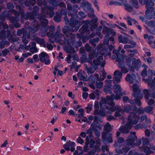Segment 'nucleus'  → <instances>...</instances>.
Masks as SVG:
<instances>
[{"label": "nucleus", "mask_w": 155, "mask_h": 155, "mask_svg": "<svg viewBox=\"0 0 155 155\" xmlns=\"http://www.w3.org/2000/svg\"><path fill=\"white\" fill-rule=\"evenodd\" d=\"M96 87L98 89L102 88L103 86V82L99 81H96L95 83Z\"/></svg>", "instance_id": "nucleus-40"}, {"label": "nucleus", "mask_w": 155, "mask_h": 155, "mask_svg": "<svg viewBox=\"0 0 155 155\" xmlns=\"http://www.w3.org/2000/svg\"><path fill=\"white\" fill-rule=\"evenodd\" d=\"M107 40H109V42L110 44H114V36L110 37L109 38V39Z\"/></svg>", "instance_id": "nucleus-60"}, {"label": "nucleus", "mask_w": 155, "mask_h": 155, "mask_svg": "<svg viewBox=\"0 0 155 155\" xmlns=\"http://www.w3.org/2000/svg\"><path fill=\"white\" fill-rule=\"evenodd\" d=\"M69 25L72 28H75L74 30L70 27L68 26H65L64 28L62 29L63 32L68 36V35H67V33H69L70 35H71V33L70 32H72L74 31H77L81 25L80 22H79L77 21L74 20V21L73 19L71 18L70 19Z\"/></svg>", "instance_id": "nucleus-3"}, {"label": "nucleus", "mask_w": 155, "mask_h": 155, "mask_svg": "<svg viewBox=\"0 0 155 155\" xmlns=\"http://www.w3.org/2000/svg\"><path fill=\"white\" fill-rule=\"evenodd\" d=\"M146 24L148 26L150 27L153 28L155 26L154 22L152 21H146Z\"/></svg>", "instance_id": "nucleus-56"}, {"label": "nucleus", "mask_w": 155, "mask_h": 155, "mask_svg": "<svg viewBox=\"0 0 155 155\" xmlns=\"http://www.w3.org/2000/svg\"><path fill=\"white\" fill-rule=\"evenodd\" d=\"M146 7L147 9L145 12L146 15L145 17L147 19L150 20L152 18V17L149 16V14L150 13H151V12L153 11L154 8L151 6L148 7V5L146 6Z\"/></svg>", "instance_id": "nucleus-16"}, {"label": "nucleus", "mask_w": 155, "mask_h": 155, "mask_svg": "<svg viewBox=\"0 0 155 155\" xmlns=\"http://www.w3.org/2000/svg\"><path fill=\"white\" fill-rule=\"evenodd\" d=\"M139 119V117L136 115L135 112H132L130 113L127 117V123L129 125V127H130V126H132V125L137 124Z\"/></svg>", "instance_id": "nucleus-4"}, {"label": "nucleus", "mask_w": 155, "mask_h": 155, "mask_svg": "<svg viewBox=\"0 0 155 155\" xmlns=\"http://www.w3.org/2000/svg\"><path fill=\"white\" fill-rule=\"evenodd\" d=\"M88 27L87 25H83L82 27L79 30L81 34L85 33L87 31Z\"/></svg>", "instance_id": "nucleus-34"}, {"label": "nucleus", "mask_w": 155, "mask_h": 155, "mask_svg": "<svg viewBox=\"0 0 155 155\" xmlns=\"http://www.w3.org/2000/svg\"><path fill=\"white\" fill-rule=\"evenodd\" d=\"M135 75L132 73L131 74H128L125 78V80L126 81H128L130 84H133L134 81L136 82L137 81L136 79Z\"/></svg>", "instance_id": "nucleus-11"}, {"label": "nucleus", "mask_w": 155, "mask_h": 155, "mask_svg": "<svg viewBox=\"0 0 155 155\" xmlns=\"http://www.w3.org/2000/svg\"><path fill=\"white\" fill-rule=\"evenodd\" d=\"M85 48L86 51L87 52H91L92 50V48L88 44H86L85 45Z\"/></svg>", "instance_id": "nucleus-53"}, {"label": "nucleus", "mask_w": 155, "mask_h": 155, "mask_svg": "<svg viewBox=\"0 0 155 155\" xmlns=\"http://www.w3.org/2000/svg\"><path fill=\"white\" fill-rule=\"evenodd\" d=\"M124 56L123 55L120 54L119 56L117 57L116 61L118 62L119 65L120 64H124Z\"/></svg>", "instance_id": "nucleus-21"}, {"label": "nucleus", "mask_w": 155, "mask_h": 155, "mask_svg": "<svg viewBox=\"0 0 155 155\" xmlns=\"http://www.w3.org/2000/svg\"><path fill=\"white\" fill-rule=\"evenodd\" d=\"M131 44L130 45H125L124 47V49H128V48H133L136 45V43L135 42H133L131 41V43H130Z\"/></svg>", "instance_id": "nucleus-33"}, {"label": "nucleus", "mask_w": 155, "mask_h": 155, "mask_svg": "<svg viewBox=\"0 0 155 155\" xmlns=\"http://www.w3.org/2000/svg\"><path fill=\"white\" fill-rule=\"evenodd\" d=\"M145 112V108L144 109L143 107H140L137 110V112L140 114H143Z\"/></svg>", "instance_id": "nucleus-55"}, {"label": "nucleus", "mask_w": 155, "mask_h": 155, "mask_svg": "<svg viewBox=\"0 0 155 155\" xmlns=\"http://www.w3.org/2000/svg\"><path fill=\"white\" fill-rule=\"evenodd\" d=\"M103 59V56H100L97 59L94 60L93 63L94 65L98 66L101 63Z\"/></svg>", "instance_id": "nucleus-31"}, {"label": "nucleus", "mask_w": 155, "mask_h": 155, "mask_svg": "<svg viewBox=\"0 0 155 155\" xmlns=\"http://www.w3.org/2000/svg\"><path fill=\"white\" fill-rule=\"evenodd\" d=\"M66 143H67V144H68L69 147H75V143H74V142H72L70 141H67L66 142Z\"/></svg>", "instance_id": "nucleus-62"}, {"label": "nucleus", "mask_w": 155, "mask_h": 155, "mask_svg": "<svg viewBox=\"0 0 155 155\" xmlns=\"http://www.w3.org/2000/svg\"><path fill=\"white\" fill-rule=\"evenodd\" d=\"M88 62L90 63L91 65H93V63L92 61V60L94 58L97 57V55L95 54V52L93 51L90 52L88 55Z\"/></svg>", "instance_id": "nucleus-22"}, {"label": "nucleus", "mask_w": 155, "mask_h": 155, "mask_svg": "<svg viewBox=\"0 0 155 155\" xmlns=\"http://www.w3.org/2000/svg\"><path fill=\"white\" fill-rule=\"evenodd\" d=\"M147 83L148 85L150 87L151 89L153 91H155V77L152 81H149L147 80Z\"/></svg>", "instance_id": "nucleus-29"}, {"label": "nucleus", "mask_w": 155, "mask_h": 155, "mask_svg": "<svg viewBox=\"0 0 155 155\" xmlns=\"http://www.w3.org/2000/svg\"><path fill=\"white\" fill-rule=\"evenodd\" d=\"M81 6L83 8H85L86 7H87L88 8H90V6L89 5V3L85 1H82L81 3Z\"/></svg>", "instance_id": "nucleus-42"}, {"label": "nucleus", "mask_w": 155, "mask_h": 155, "mask_svg": "<svg viewBox=\"0 0 155 155\" xmlns=\"http://www.w3.org/2000/svg\"><path fill=\"white\" fill-rule=\"evenodd\" d=\"M139 150L141 151H143L147 155H149L150 153H153V152L150 150V148L146 146H144L143 147H140L139 148Z\"/></svg>", "instance_id": "nucleus-24"}, {"label": "nucleus", "mask_w": 155, "mask_h": 155, "mask_svg": "<svg viewBox=\"0 0 155 155\" xmlns=\"http://www.w3.org/2000/svg\"><path fill=\"white\" fill-rule=\"evenodd\" d=\"M93 130L97 138H98L100 136V132L97 129L94 128H93Z\"/></svg>", "instance_id": "nucleus-64"}, {"label": "nucleus", "mask_w": 155, "mask_h": 155, "mask_svg": "<svg viewBox=\"0 0 155 155\" xmlns=\"http://www.w3.org/2000/svg\"><path fill=\"white\" fill-rule=\"evenodd\" d=\"M110 98L108 96L106 98H102L100 103L101 108L103 110H107L106 112L109 114L115 111L116 108L115 103L113 101L110 100Z\"/></svg>", "instance_id": "nucleus-2"}, {"label": "nucleus", "mask_w": 155, "mask_h": 155, "mask_svg": "<svg viewBox=\"0 0 155 155\" xmlns=\"http://www.w3.org/2000/svg\"><path fill=\"white\" fill-rule=\"evenodd\" d=\"M131 2H132V5L137 8H138V2L137 0H130Z\"/></svg>", "instance_id": "nucleus-52"}, {"label": "nucleus", "mask_w": 155, "mask_h": 155, "mask_svg": "<svg viewBox=\"0 0 155 155\" xmlns=\"http://www.w3.org/2000/svg\"><path fill=\"white\" fill-rule=\"evenodd\" d=\"M116 95H115L114 94H112L110 96H109L110 97V100L113 101L115 99L116 100H119L121 98V96H122L123 93L121 92V94H115Z\"/></svg>", "instance_id": "nucleus-25"}, {"label": "nucleus", "mask_w": 155, "mask_h": 155, "mask_svg": "<svg viewBox=\"0 0 155 155\" xmlns=\"http://www.w3.org/2000/svg\"><path fill=\"white\" fill-rule=\"evenodd\" d=\"M118 66L119 68H120L122 73L125 74L128 72V70L127 68L124 66V64H120Z\"/></svg>", "instance_id": "nucleus-32"}, {"label": "nucleus", "mask_w": 155, "mask_h": 155, "mask_svg": "<svg viewBox=\"0 0 155 155\" xmlns=\"http://www.w3.org/2000/svg\"><path fill=\"white\" fill-rule=\"evenodd\" d=\"M126 9L129 12H131L132 11V8L130 5L128 4H126L125 5Z\"/></svg>", "instance_id": "nucleus-63"}, {"label": "nucleus", "mask_w": 155, "mask_h": 155, "mask_svg": "<svg viewBox=\"0 0 155 155\" xmlns=\"http://www.w3.org/2000/svg\"><path fill=\"white\" fill-rule=\"evenodd\" d=\"M9 52V51L7 48H5L2 51L3 56H6Z\"/></svg>", "instance_id": "nucleus-59"}, {"label": "nucleus", "mask_w": 155, "mask_h": 155, "mask_svg": "<svg viewBox=\"0 0 155 155\" xmlns=\"http://www.w3.org/2000/svg\"><path fill=\"white\" fill-rule=\"evenodd\" d=\"M124 111L126 113H129L132 110V106L130 105H129L124 107Z\"/></svg>", "instance_id": "nucleus-46"}, {"label": "nucleus", "mask_w": 155, "mask_h": 155, "mask_svg": "<svg viewBox=\"0 0 155 155\" xmlns=\"http://www.w3.org/2000/svg\"><path fill=\"white\" fill-rule=\"evenodd\" d=\"M65 51L67 53L70 54L74 53L75 52L74 49L71 46H69L66 48Z\"/></svg>", "instance_id": "nucleus-44"}, {"label": "nucleus", "mask_w": 155, "mask_h": 155, "mask_svg": "<svg viewBox=\"0 0 155 155\" xmlns=\"http://www.w3.org/2000/svg\"><path fill=\"white\" fill-rule=\"evenodd\" d=\"M80 65H77L76 64V63L75 62H73L72 64L70 65L71 70L73 68H75L76 69V71L77 72L78 71V69L80 67Z\"/></svg>", "instance_id": "nucleus-37"}, {"label": "nucleus", "mask_w": 155, "mask_h": 155, "mask_svg": "<svg viewBox=\"0 0 155 155\" xmlns=\"http://www.w3.org/2000/svg\"><path fill=\"white\" fill-rule=\"evenodd\" d=\"M142 139L143 141V145H148L149 143V139L147 138L142 137Z\"/></svg>", "instance_id": "nucleus-51"}, {"label": "nucleus", "mask_w": 155, "mask_h": 155, "mask_svg": "<svg viewBox=\"0 0 155 155\" xmlns=\"http://www.w3.org/2000/svg\"><path fill=\"white\" fill-rule=\"evenodd\" d=\"M115 112L114 114V116L115 117H120L122 114L124 112V110L121 107L118 105L116 106Z\"/></svg>", "instance_id": "nucleus-13"}, {"label": "nucleus", "mask_w": 155, "mask_h": 155, "mask_svg": "<svg viewBox=\"0 0 155 155\" xmlns=\"http://www.w3.org/2000/svg\"><path fill=\"white\" fill-rule=\"evenodd\" d=\"M98 20V18H95L92 19H91V30L92 31H93V30L92 29V28L95 29L97 27L96 23L97 22Z\"/></svg>", "instance_id": "nucleus-28"}, {"label": "nucleus", "mask_w": 155, "mask_h": 155, "mask_svg": "<svg viewBox=\"0 0 155 155\" xmlns=\"http://www.w3.org/2000/svg\"><path fill=\"white\" fill-rule=\"evenodd\" d=\"M40 60L42 63H45L46 65L49 64L50 63V60L49 59V57L48 54L44 52H41L39 55Z\"/></svg>", "instance_id": "nucleus-9"}, {"label": "nucleus", "mask_w": 155, "mask_h": 155, "mask_svg": "<svg viewBox=\"0 0 155 155\" xmlns=\"http://www.w3.org/2000/svg\"><path fill=\"white\" fill-rule=\"evenodd\" d=\"M8 8L10 10L13 9L15 7L13 4L12 2H9L7 4Z\"/></svg>", "instance_id": "nucleus-57"}, {"label": "nucleus", "mask_w": 155, "mask_h": 155, "mask_svg": "<svg viewBox=\"0 0 155 155\" xmlns=\"http://www.w3.org/2000/svg\"><path fill=\"white\" fill-rule=\"evenodd\" d=\"M114 77L113 78L114 84H116L120 81L122 78V72L118 70L115 71L114 74Z\"/></svg>", "instance_id": "nucleus-8"}, {"label": "nucleus", "mask_w": 155, "mask_h": 155, "mask_svg": "<svg viewBox=\"0 0 155 155\" xmlns=\"http://www.w3.org/2000/svg\"><path fill=\"white\" fill-rule=\"evenodd\" d=\"M115 85L113 87L114 91V94H121L122 89L120 86L117 84H114Z\"/></svg>", "instance_id": "nucleus-27"}, {"label": "nucleus", "mask_w": 155, "mask_h": 155, "mask_svg": "<svg viewBox=\"0 0 155 155\" xmlns=\"http://www.w3.org/2000/svg\"><path fill=\"white\" fill-rule=\"evenodd\" d=\"M27 32L26 31H25L24 28L21 29H18L17 31V35L20 36L24 32Z\"/></svg>", "instance_id": "nucleus-54"}, {"label": "nucleus", "mask_w": 155, "mask_h": 155, "mask_svg": "<svg viewBox=\"0 0 155 155\" xmlns=\"http://www.w3.org/2000/svg\"><path fill=\"white\" fill-rule=\"evenodd\" d=\"M86 133L89 135V136L86 137H89L88 140H89L90 138H91L92 137V129L91 128H89L86 131Z\"/></svg>", "instance_id": "nucleus-48"}, {"label": "nucleus", "mask_w": 155, "mask_h": 155, "mask_svg": "<svg viewBox=\"0 0 155 155\" xmlns=\"http://www.w3.org/2000/svg\"><path fill=\"white\" fill-rule=\"evenodd\" d=\"M85 70L87 71V72L89 74H93L94 72V71L91 68H87L86 67L85 68Z\"/></svg>", "instance_id": "nucleus-58"}, {"label": "nucleus", "mask_w": 155, "mask_h": 155, "mask_svg": "<svg viewBox=\"0 0 155 155\" xmlns=\"http://www.w3.org/2000/svg\"><path fill=\"white\" fill-rule=\"evenodd\" d=\"M88 58L86 55L83 54L81 58V62H88Z\"/></svg>", "instance_id": "nucleus-50"}, {"label": "nucleus", "mask_w": 155, "mask_h": 155, "mask_svg": "<svg viewBox=\"0 0 155 155\" xmlns=\"http://www.w3.org/2000/svg\"><path fill=\"white\" fill-rule=\"evenodd\" d=\"M130 134L131 135H133V136H129L128 139L126 140V143L128 145L133 147L135 144L134 142L137 140V137L135 136V132H130Z\"/></svg>", "instance_id": "nucleus-7"}, {"label": "nucleus", "mask_w": 155, "mask_h": 155, "mask_svg": "<svg viewBox=\"0 0 155 155\" xmlns=\"http://www.w3.org/2000/svg\"><path fill=\"white\" fill-rule=\"evenodd\" d=\"M89 137H86V142H85V145L84 147V151L85 152H87L88 149V145L89 143V140H88V138Z\"/></svg>", "instance_id": "nucleus-36"}, {"label": "nucleus", "mask_w": 155, "mask_h": 155, "mask_svg": "<svg viewBox=\"0 0 155 155\" xmlns=\"http://www.w3.org/2000/svg\"><path fill=\"white\" fill-rule=\"evenodd\" d=\"M27 36L28 39H29L30 37V34H27V32H24L23 35L22 40L23 42L25 45L27 44L28 42V41L26 39Z\"/></svg>", "instance_id": "nucleus-26"}, {"label": "nucleus", "mask_w": 155, "mask_h": 155, "mask_svg": "<svg viewBox=\"0 0 155 155\" xmlns=\"http://www.w3.org/2000/svg\"><path fill=\"white\" fill-rule=\"evenodd\" d=\"M126 65L128 66L129 69L131 72L134 71V68L137 66V64L134 58H131L127 57L126 58Z\"/></svg>", "instance_id": "nucleus-5"}, {"label": "nucleus", "mask_w": 155, "mask_h": 155, "mask_svg": "<svg viewBox=\"0 0 155 155\" xmlns=\"http://www.w3.org/2000/svg\"><path fill=\"white\" fill-rule=\"evenodd\" d=\"M78 78L80 80L87 81V76L84 71H80L77 74Z\"/></svg>", "instance_id": "nucleus-15"}, {"label": "nucleus", "mask_w": 155, "mask_h": 155, "mask_svg": "<svg viewBox=\"0 0 155 155\" xmlns=\"http://www.w3.org/2000/svg\"><path fill=\"white\" fill-rule=\"evenodd\" d=\"M127 52L130 53L129 54V56L130 57V58L133 57L136 54L137 52V50H127Z\"/></svg>", "instance_id": "nucleus-38"}, {"label": "nucleus", "mask_w": 155, "mask_h": 155, "mask_svg": "<svg viewBox=\"0 0 155 155\" xmlns=\"http://www.w3.org/2000/svg\"><path fill=\"white\" fill-rule=\"evenodd\" d=\"M58 28L55 34V41L57 43H65V38L62 34H60V29L59 28V26L58 27Z\"/></svg>", "instance_id": "nucleus-6"}, {"label": "nucleus", "mask_w": 155, "mask_h": 155, "mask_svg": "<svg viewBox=\"0 0 155 155\" xmlns=\"http://www.w3.org/2000/svg\"><path fill=\"white\" fill-rule=\"evenodd\" d=\"M96 141V144L97 145L96 146H94V148L96 149L97 150H99L100 149L99 147L101 146V142L100 140L98 138H97L95 139Z\"/></svg>", "instance_id": "nucleus-39"}, {"label": "nucleus", "mask_w": 155, "mask_h": 155, "mask_svg": "<svg viewBox=\"0 0 155 155\" xmlns=\"http://www.w3.org/2000/svg\"><path fill=\"white\" fill-rule=\"evenodd\" d=\"M36 3L35 0H27L25 2V5L26 6H29L30 5L33 6Z\"/></svg>", "instance_id": "nucleus-30"}, {"label": "nucleus", "mask_w": 155, "mask_h": 155, "mask_svg": "<svg viewBox=\"0 0 155 155\" xmlns=\"http://www.w3.org/2000/svg\"><path fill=\"white\" fill-rule=\"evenodd\" d=\"M129 127V125L126 123L124 126L120 127L119 129V130L120 132L123 134H127L129 132V130L131 129L132 127L131 126L130 127Z\"/></svg>", "instance_id": "nucleus-14"}, {"label": "nucleus", "mask_w": 155, "mask_h": 155, "mask_svg": "<svg viewBox=\"0 0 155 155\" xmlns=\"http://www.w3.org/2000/svg\"><path fill=\"white\" fill-rule=\"evenodd\" d=\"M147 127L145 124L143 123V124H138L136 125L134 127V128L136 129H138L139 128H142L143 127L145 128Z\"/></svg>", "instance_id": "nucleus-45"}, {"label": "nucleus", "mask_w": 155, "mask_h": 155, "mask_svg": "<svg viewBox=\"0 0 155 155\" xmlns=\"http://www.w3.org/2000/svg\"><path fill=\"white\" fill-rule=\"evenodd\" d=\"M130 87L131 90H132L134 92L133 95L135 97H138V95L139 94V93L138 92L137 94H136V92L138 91L139 89V86L137 84H135L130 86Z\"/></svg>", "instance_id": "nucleus-17"}, {"label": "nucleus", "mask_w": 155, "mask_h": 155, "mask_svg": "<svg viewBox=\"0 0 155 155\" xmlns=\"http://www.w3.org/2000/svg\"><path fill=\"white\" fill-rule=\"evenodd\" d=\"M12 13L14 14V15L16 16L15 17L11 16L9 17L8 18L10 20V22L12 23H14L15 22H18L19 21V19L17 17L19 15V13L17 12L15 10H14L12 11Z\"/></svg>", "instance_id": "nucleus-12"}, {"label": "nucleus", "mask_w": 155, "mask_h": 155, "mask_svg": "<svg viewBox=\"0 0 155 155\" xmlns=\"http://www.w3.org/2000/svg\"><path fill=\"white\" fill-rule=\"evenodd\" d=\"M31 47L29 48L30 52L34 53L37 52L38 51L37 49L36 46V43L34 42H32L30 43Z\"/></svg>", "instance_id": "nucleus-23"}, {"label": "nucleus", "mask_w": 155, "mask_h": 155, "mask_svg": "<svg viewBox=\"0 0 155 155\" xmlns=\"http://www.w3.org/2000/svg\"><path fill=\"white\" fill-rule=\"evenodd\" d=\"M153 107L151 106H147L145 108V112L149 114H152L153 113L152 110Z\"/></svg>", "instance_id": "nucleus-35"}, {"label": "nucleus", "mask_w": 155, "mask_h": 155, "mask_svg": "<svg viewBox=\"0 0 155 155\" xmlns=\"http://www.w3.org/2000/svg\"><path fill=\"white\" fill-rule=\"evenodd\" d=\"M40 25L36 21H34L32 23L31 27L29 28L30 33L34 34L38 31Z\"/></svg>", "instance_id": "nucleus-10"}, {"label": "nucleus", "mask_w": 155, "mask_h": 155, "mask_svg": "<svg viewBox=\"0 0 155 155\" xmlns=\"http://www.w3.org/2000/svg\"><path fill=\"white\" fill-rule=\"evenodd\" d=\"M118 41L124 44L131 43V41L129 40L128 38L125 37H123L121 35L119 36Z\"/></svg>", "instance_id": "nucleus-19"}, {"label": "nucleus", "mask_w": 155, "mask_h": 155, "mask_svg": "<svg viewBox=\"0 0 155 155\" xmlns=\"http://www.w3.org/2000/svg\"><path fill=\"white\" fill-rule=\"evenodd\" d=\"M130 149L131 147L130 146L127 145L123 147L122 149L124 153H127Z\"/></svg>", "instance_id": "nucleus-49"}, {"label": "nucleus", "mask_w": 155, "mask_h": 155, "mask_svg": "<svg viewBox=\"0 0 155 155\" xmlns=\"http://www.w3.org/2000/svg\"><path fill=\"white\" fill-rule=\"evenodd\" d=\"M109 36V34H107L105 35V38H106V39H105L104 40V45H107L108 46L109 49L110 51L113 48H114V47L112 45V44H110L109 42V40L107 39Z\"/></svg>", "instance_id": "nucleus-18"}, {"label": "nucleus", "mask_w": 155, "mask_h": 155, "mask_svg": "<svg viewBox=\"0 0 155 155\" xmlns=\"http://www.w3.org/2000/svg\"><path fill=\"white\" fill-rule=\"evenodd\" d=\"M36 41L38 43L41 45H44L45 43L44 40L42 39L37 38H36Z\"/></svg>", "instance_id": "nucleus-61"}, {"label": "nucleus", "mask_w": 155, "mask_h": 155, "mask_svg": "<svg viewBox=\"0 0 155 155\" xmlns=\"http://www.w3.org/2000/svg\"><path fill=\"white\" fill-rule=\"evenodd\" d=\"M8 25L6 24H3V29L0 31V36L1 38L2 39H4L5 38V29H8Z\"/></svg>", "instance_id": "nucleus-20"}, {"label": "nucleus", "mask_w": 155, "mask_h": 155, "mask_svg": "<svg viewBox=\"0 0 155 155\" xmlns=\"http://www.w3.org/2000/svg\"><path fill=\"white\" fill-rule=\"evenodd\" d=\"M110 125L108 123H107L104 127V130L106 132H108L111 130Z\"/></svg>", "instance_id": "nucleus-43"}, {"label": "nucleus", "mask_w": 155, "mask_h": 155, "mask_svg": "<svg viewBox=\"0 0 155 155\" xmlns=\"http://www.w3.org/2000/svg\"><path fill=\"white\" fill-rule=\"evenodd\" d=\"M143 93L145 98L146 99H148L149 97L150 93L147 89H144L143 91Z\"/></svg>", "instance_id": "nucleus-47"}, {"label": "nucleus", "mask_w": 155, "mask_h": 155, "mask_svg": "<svg viewBox=\"0 0 155 155\" xmlns=\"http://www.w3.org/2000/svg\"><path fill=\"white\" fill-rule=\"evenodd\" d=\"M37 4L39 6H41L43 5L45 8V11H44V8H42L41 11L42 14H44V12L46 10V11L45 12V13H46V14H45L41 16H39L38 17V18L41 21V25L43 26L45 28V31H46L48 29V27H47V25L48 23V21L45 18L46 15H49L50 18H52L53 17L54 14L53 12V9L51 7L47 6V2L45 0H37Z\"/></svg>", "instance_id": "nucleus-1"}, {"label": "nucleus", "mask_w": 155, "mask_h": 155, "mask_svg": "<svg viewBox=\"0 0 155 155\" xmlns=\"http://www.w3.org/2000/svg\"><path fill=\"white\" fill-rule=\"evenodd\" d=\"M100 50L101 54L103 55H108L110 56L111 55V53L110 52H108L107 51L106 49L103 48L102 50Z\"/></svg>", "instance_id": "nucleus-41"}]
</instances>
